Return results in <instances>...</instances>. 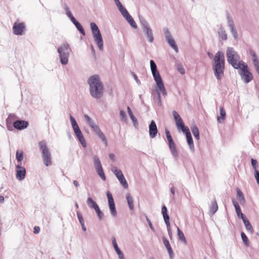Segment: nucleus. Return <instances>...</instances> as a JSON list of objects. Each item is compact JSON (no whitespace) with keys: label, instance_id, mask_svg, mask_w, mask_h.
<instances>
[{"label":"nucleus","instance_id":"nucleus-1","mask_svg":"<svg viewBox=\"0 0 259 259\" xmlns=\"http://www.w3.org/2000/svg\"><path fill=\"white\" fill-rule=\"evenodd\" d=\"M87 82L90 86L91 96L97 100L102 98L104 93V86L99 75L95 74L91 76Z\"/></svg>","mask_w":259,"mask_h":259},{"label":"nucleus","instance_id":"nucleus-2","mask_svg":"<svg viewBox=\"0 0 259 259\" xmlns=\"http://www.w3.org/2000/svg\"><path fill=\"white\" fill-rule=\"evenodd\" d=\"M225 59L222 52L218 51L214 55L212 64L214 76L218 80H221L224 76L225 71Z\"/></svg>","mask_w":259,"mask_h":259},{"label":"nucleus","instance_id":"nucleus-3","mask_svg":"<svg viewBox=\"0 0 259 259\" xmlns=\"http://www.w3.org/2000/svg\"><path fill=\"white\" fill-rule=\"evenodd\" d=\"M150 64L152 74L156 83L157 88L161 92L162 95L165 96L166 95V91L161 76L157 69V65L153 60H150Z\"/></svg>","mask_w":259,"mask_h":259},{"label":"nucleus","instance_id":"nucleus-4","mask_svg":"<svg viewBox=\"0 0 259 259\" xmlns=\"http://www.w3.org/2000/svg\"><path fill=\"white\" fill-rule=\"evenodd\" d=\"M38 144L44 164L46 166L51 165L52 164L51 153L47 146V142L45 140H42L39 141Z\"/></svg>","mask_w":259,"mask_h":259},{"label":"nucleus","instance_id":"nucleus-5","mask_svg":"<svg viewBox=\"0 0 259 259\" xmlns=\"http://www.w3.org/2000/svg\"><path fill=\"white\" fill-rule=\"evenodd\" d=\"M226 56L228 62L231 64L234 69H238L240 68V65H241L242 61L237 63V61L239 60L240 57L233 48H228L226 52Z\"/></svg>","mask_w":259,"mask_h":259},{"label":"nucleus","instance_id":"nucleus-6","mask_svg":"<svg viewBox=\"0 0 259 259\" xmlns=\"http://www.w3.org/2000/svg\"><path fill=\"white\" fill-rule=\"evenodd\" d=\"M71 51V48L68 44L65 43L62 44L57 49V52L59 54L60 63L62 65H66L68 62L69 52Z\"/></svg>","mask_w":259,"mask_h":259},{"label":"nucleus","instance_id":"nucleus-7","mask_svg":"<svg viewBox=\"0 0 259 259\" xmlns=\"http://www.w3.org/2000/svg\"><path fill=\"white\" fill-rule=\"evenodd\" d=\"M90 25L94 40L99 50L102 51L103 49V40L98 26L94 22H91Z\"/></svg>","mask_w":259,"mask_h":259},{"label":"nucleus","instance_id":"nucleus-8","mask_svg":"<svg viewBox=\"0 0 259 259\" xmlns=\"http://www.w3.org/2000/svg\"><path fill=\"white\" fill-rule=\"evenodd\" d=\"M239 74L241 77V79L246 83L250 82L253 76L252 73L249 71L247 65L242 62L241 65H240Z\"/></svg>","mask_w":259,"mask_h":259},{"label":"nucleus","instance_id":"nucleus-9","mask_svg":"<svg viewBox=\"0 0 259 259\" xmlns=\"http://www.w3.org/2000/svg\"><path fill=\"white\" fill-rule=\"evenodd\" d=\"M165 132L168 141V146L169 150L173 157L177 159L178 158L179 154L176 148V144L170 134L169 131L167 129H165Z\"/></svg>","mask_w":259,"mask_h":259},{"label":"nucleus","instance_id":"nucleus-10","mask_svg":"<svg viewBox=\"0 0 259 259\" xmlns=\"http://www.w3.org/2000/svg\"><path fill=\"white\" fill-rule=\"evenodd\" d=\"M111 170L118 179L120 184L123 186V187L125 189H127L128 188V184L121 170L117 167H113L111 168Z\"/></svg>","mask_w":259,"mask_h":259},{"label":"nucleus","instance_id":"nucleus-11","mask_svg":"<svg viewBox=\"0 0 259 259\" xmlns=\"http://www.w3.org/2000/svg\"><path fill=\"white\" fill-rule=\"evenodd\" d=\"M13 32L15 35H22L25 31L26 26L24 22H19L18 20L13 25Z\"/></svg>","mask_w":259,"mask_h":259},{"label":"nucleus","instance_id":"nucleus-12","mask_svg":"<svg viewBox=\"0 0 259 259\" xmlns=\"http://www.w3.org/2000/svg\"><path fill=\"white\" fill-rule=\"evenodd\" d=\"M141 20V23L142 24V28L144 32L145 33L148 41L150 43L152 42L154 40L153 34L152 29L149 26L148 23L146 21H142Z\"/></svg>","mask_w":259,"mask_h":259},{"label":"nucleus","instance_id":"nucleus-13","mask_svg":"<svg viewBox=\"0 0 259 259\" xmlns=\"http://www.w3.org/2000/svg\"><path fill=\"white\" fill-rule=\"evenodd\" d=\"M16 177L20 181H22L25 179L26 176V169L22 166L21 164H17L16 165Z\"/></svg>","mask_w":259,"mask_h":259},{"label":"nucleus","instance_id":"nucleus-14","mask_svg":"<svg viewBox=\"0 0 259 259\" xmlns=\"http://www.w3.org/2000/svg\"><path fill=\"white\" fill-rule=\"evenodd\" d=\"M29 125L28 121L21 119L17 120L13 122V127L17 130H23L26 128Z\"/></svg>","mask_w":259,"mask_h":259},{"label":"nucleus","instance_id":"nucleus-15","mask_svg":"<svg viewBox=\"0 0 259 259\" xmlns=\"http://www.w3.org/2000/svg\"><path fill=\"white\" fill-rule=\"evenodd\" d=\"M149 136L153 139L156 137L158 133V129L154 120H152L149 125Z\"/></svg>","mask_w":259,"mask_h":259},{"label":"nucleus","instance_id":"nucleus-16","mask_svg":"<svg viewBox=\"0 0 259 259\" xmlns=\"http://www.w3.org/2000/svg\"><path fill=\"white\" fill-rule=\"evenodd\" d=\"M161 213L162 214L164 222L166 225L167 230H170V225L169 223V217L167 213V209L166 207L163 205L161 208Z\"/></svg>","mask_w":259,"mask_h":259},{"label":"nucleus","instance_id":"nucleus-17","mask_svg":"<svg viewBox=\"0 0 259 259\" xmlns=\"http://www.w3.org/2000/svg\"><path fill=\"white\" fill-rule=\"evenodd\" d=\"M92 128L93 131L98 135V136L103 141L106 145L107 144V140L106 137L104 134L100 130L99 127L96 124H94L92 126H91Z\"/></svg>","mask_w":259,"mask_h":259},{"label":"nucleus","instance_id":"nucleus-18","mask_svg":"<svg viewBox=\"0 0 259 259\" xmlns=\"http://www.w3.org/2000/svg\"><path fill=\"white\" fill-rule=\"evenodd\" d=\"M160 92H161L158 89L153 91L152 93L154 104L158 106H161L162 104Z\"/></svg>","mask_w":259,"mask_h":259},{"label":"nucleus","instance_id":"nucleus-19","mask_svg":"<svg viewBox=\"0 0 259 259\" xmlns=\"http://www.w3.org/2000/svg\"><path fill=\"white\" fill-rule=\"evenodd\" d=\"M249 53L252 57V60L255 69L259 75V60L258 59L257 56L256 55L255 52L252 50H250Z\"/></svg>","mask_w":259,"mask_h":259},{"label":"nucleus","instance_id":"nucleus-20","mask_svg":"<svg viewBox=\"0 0 259 259\" xmlns=\"http://www.w3.org/2000/svg\"><path fill=\"white\" fill-rule=\"evenodd\" d=\"M74 134L78 139V141H79L80 143L82 145V146L84 148L86 147L87 146V143L85 139L84 138V137L81 133V130L80 128H78L77 130H76L74 131Z\"/></svg>","mask_w":259,"mask_h":259},{"label":"nucleus","instance_id":"nucleus-21","mask_svg":"<svg viewBox=\"0 0 259 259\" xmlns=\"http://www.w3.org/2000/svg\"><path fill=\"white\" fill-rule=\"evenodd\" d=\"M184 133L186 135L187 142L189 145L190 149L191 150V151L194 152L195 148L193 143V140L190 130H188L187 132H184Z\"/></svg>","mask_w":259,"mask_h":259},{"label":"nucleus","instance_id":"nucleus-22","mask_svg":"<svg viewBox=\"0 0 259 259\" xmlns=\"http://www.w3.org/2000/svg\"><path fill=\"white\" fill-rule=\"evenodd\" d=\"M228 24L233 37L236 39L238 37V34L232 17H228Z\"/></svg>","mask_w":259,"mask_h":259},{"label":"nucleus","instance_id":"nucleus-23","mask_svg":"<svg viewBox=\"0 0 259 259\" xmlns=\"http://www.w3.org/2000/svg\"><path fill=\"white\" fill-rule=\"evenodd\" d=\"M111 240L113 246L116 253L118 254L119 259H125L123 253L118 247V246L116 241L115 238L114 237H112Z\"/></svg>","mask_w":259,"mask_h":259},{"label":"nucleus","instance_id":"nucleus-24","mask_svg":"<svg viewBox=\"0 0 259 259\" xmlns=\"http://www.w3.org/2000/svg\"><path fill=\"white\" fill-rule=\"evenodd\" d=\"M69 18L79 32L83 35H84L85 34V32L81 24L75 19V17Z\"/></svg>","mask_w":259,"mask_h":259},{"label":"nucleus","instance_id":"nucleus-25","mask_svg":"<svg viewBox=\"0 0 259 259\" xmlns=\"http://www.w3.org/2000/svg\"><path fill=\"white\" fill-rule=\"evenodd\" d=\"M176 124L178 130L181 131L183 133L187 132L189 130L188 126H185L182 119L177 120Z\"/></svg>","mask_w":259,"mask_h":259},{"label":"nucleus","instance_id":"nucleus-26","mask_svg":"<svg viewBox=\"0 0 259 259\" xmlns=\"http://www.w3.org/2000/svg\"><path fill=\"white\" fill-rule=\"evenodd\" d=\"M220 116H218L217 121L219 123H222L226 118V111L223 107H221L220 109Z\"/></svg>","mask_w":259,"mask_h":259},{"label":"nucleus","instance_id":"nucleus-27","mask_svg":"<svg viewBox=\"0 0 259 259\" xmlns=\"http://www.w3.org/2000/svg\"><path fill=\"white\" fill-rule=\"evenodd\" d=\"M94 166L96 170H98L99 169H102V166L101 163V161L98 157L97 155H94Z\"/></svg>","mask_w":259,"mask_h":259},{"label":"nucleus","instance_id":"nucleus-28","mask_svg":"<svg viewBox=\"0 0 259 259\" xmlns=\"http://www.w3.org/2000/svg\"><path fill=\"white\" fill-rule=\"evenodd\" d=\"M108 205L111 215L113 217H116L117 213L114 201L109 202Z\"/></svg>","mask_w":259,"mask_h":259},{"label":"nucleus","instance_id":"nucleus-29","mask_svg":"<svg viewBox=\"0 0 259 259\" xmlns=\"http://www.w3.org/2000/svg\"><path fill=\"white\" fill-rule=\"evenodd\" d=\"M236 192H237V196L238 199L239 200L240 204L241 205L244 204L245 203V199L244 197L243 193L239 188L236 189Z\"/></svg>","mask_w":259,"mask_h":259},{"label":"nucleus","instance_id":"nucleus-30","mask_svg":"<svg viewBox=\"0 0 259 259\" xmlns=\"http://www.w3.org/2000/svg\"><path fill=\"white\" fill-rule=\"evenodd\" d=\"M218 206L217 203L215 199H214L213 201L211 202L210 206L209 212L211 214L213 215L218 210Z\"/></svg>","mask_w":259,"mask_h":259},{"label":"nucleus","instance_id":"nucleus-31","mask_svg":"<svg viewBox=\"0 0 259 259\" xmlns=\"http://www.w3.org/2000/svg\"><path fill=\"white\" fill-rule=\"evenodd\" d=\"M242 221L243 222V223L244 224V226L245 227V228L247 231L248 232H250V233H252L253 232V228L250 223V222L248 221L247 218L246 217L242 219Z\"/></svg>","mask_w":259,"mask_h":259},{"label":"nucleus","instance_id":"nucleus-32","mask_svg":"<svg viewBox=\"0 0 259 259\" xmlns=\"http://www.w3.org/2000/svg\"><path fill=\"white\" fill-rule=\"evenodd\" d=\"M126 199L130 209L131 210H133L134 209V203H133V198L130 193H127L126 194Z\"/></svg>","mask_w":259,"mask_h":259},{"label":"nucleus","instance_id":"nucleus-33","mask_svg":"<svg viewBox=\"0 0 259 259\" xmlns=\"http://www.w3.org/2000/svg\"><path fill=\"white\" fill-rule=\"evenodd\" d=\"M177 231H178V237L179 238V240L184 243V244H187V240L185 237V235L183 233V232L180 229V228L178 227H177Z\"/></svg>","mask_w":259,"mask_h":259},{"label":"nucleus","instance_id":"nucleus-34","mask_svg":"<svg viewBox=\"0 0 259 259\" xmlns=\"http://www.w3.org/2000/svg\"><path fill=\"white\" fill-rule=\"evenodd\" d=\"M87 203L89 207H90L91 208H94V209H95L96 208H97V207H99L96 202L94 201L92 199V198L90 197H89L88 198Z\"/></svg>","mask_w":259,"mask_h":259},{"label":"nucleus","instance_id":"nucleus-35","mask_svg":"<svg viewBox=\"0 0 259 259\" xmlns=\"http://www.w3.org/2000/svg\"><path fill=\"white\" fill-rule=\"evenodd\" d=\"M166 41L168 43L169 45L175 50L176 52H178V47L172 37L167 39Z\"/></svg>","mask_w":259,"mask_h":259},{"label":"nucleus","instance_id":"nucleus-36","mask_svg":"<svg viewBox=\"0 0 259 259\" xmlns=\"http://www.w3.org/2000/svg\"><path fill=\"white\" fill-rule=\"evenodd\" d=\"M16 158L18 162L17 164H21L22 165V161L23 159V152L22 150H17Z\"/></svg>","mask_w":259,"mask_h":259},{"label":"nucleus","instance_id":"nucleus-37","mask_svg":"<svg viewBox=\"0 0 259 259\" xmlns=\"http://www.w3.org/2000/svg\"><path fill=\"white\" fill-rule=\"evenodd\" d=\"M218 35L219 38L222 40H226L227 39V35L226 31L222 28H220L219 30Z\"/></svg>","mask_w":259,"mask_h":259},{"label":"nucleus","instance_id":"nucleus-38","mask_svg":"<svg viewBox=\"0 0 259 259\" xmlns=\"http://www.w3.org/2000/svg\"><path fill=\"white\" fill-rule=\"evenodd\" d=\"M191 131L195 139H196L197 140H199V131L198 128L197 127L196 124H194V125H193V126L191 127Z\"/></svg>","mask_w":259,"mask_h":259},{"label":"nucleus","instance_id":"nucleus-39","mask_svg":"<svg viewBox=\"0 0 259 259\" xmlns=\"http://www.w3.org/2000/svg\"><path fill=\"white\" fill-rule=\"evenodd\" d=\"M117 8L122 15V16H131L122 4L117 7Z\"/></svg>","mask_w":259,"mask_h":259},{"label":"nucleus","instance_id":"nucleus-40","mask_svg":"<svg viewBox=\"0 0 259 259\" xmlns=\"http://www.w3.org/2000/svg\"><path fill=\"white\" fill-rule=\"evenodd\" d=\"M70 120L73 131L79 128L75 118L71 115H70Z\"/></svg>","mask_w":259,"mask_h":259},{"label":"nucleus","instance_id":"nucleus-41","mask_svg":"<svg viewBox=\"0 0 259 259\" xmlns=\"http://www.w3.org/2000/svg\"><path fill=\"white\" fill-rule=\"evenodd\" d=\"M241 239H242L244 245L246 247L249 246V240H248L247 236L246 235V234L243 232H242L241 233Z\"/></svg>","mask_w":259,"mask_h":259},{"label":"nucleus","instance_id":"nucleus-42","mask_svg":"<svg viewBox=\"0 0 259 259\" xmlns=\"http://www.w3.org/2000/svg\"><path fill=\"white\" fill-rule=\"evenodd\" d=\"M131 26L134 29L137 28V25L133 19V17H124Z\"/></svg>","mask_w":259,"mask_h":259},{"label":"nucleus","instance_id":"nucleus-43","mask_svg":"<svg viewBox=\"0 0 259 259\" xmlns=\"http://www.w3.org/2000/svg\"><path fill=\"white\" fill-rule=\"evenodd\" d=\"M98 175L100 176L102 180L103 181L106 180V176L105 175L103 169H101L96 171Z\"/></svg>","mask_w":259,"mask_h":259},{"label":"nucleus","instance_id":"nucleus-44","mask_svg":"<svg viewBox=\"0 0 259 259\" xmlns=\"http://www.w3.org/2000/svg\"><path fill=\"white\" fill-rule=\"evenodd\" d=\"M95 210L98 215L99 219L100 220H101L104 217V214L102 213V212L101 211V210H100L99 207H97V208H96L95 209Z\"/></svg>","mask_w":259,"mask_h":259},{"label":"nucleus","instance_id":"nucleus-45","mask_svg":"<svg viewBox=\"0 0 259 259\" xmlns=\"http://www.w3.org/2000/svg\"><path fill=\"white\" fill-rule=\"evenodd\" d=\"M163 31L165 34L166 40L172 37L171 33L167 28H164L163 29Z\"/></svg>","mask_w":259,"mask_h":259},{"label":"nucleus","instance_id":"nucleus-46","mask_svg":"<svg viewBox=\"0 0 259 259\" xmlns=\"http://www.w3.org/2000/svg\"><path fill=\"white\" fill-rule=\"evenodd\" d=\"M84 118L87 120L88 123L90 125V126H92L94 124H95V122L94 121L91 119V118L87 114H85L84 115Z\"/></svg>","mask_w":259,"mask_h":259},{"label":"nucleus","instance_id":"nucleus-47","mask_svg":"<svg viewBox=\"0 0 259 259\" xmlns=\"http://www.w3.org/2000/svg\"><path fill=\"white\" fill-rule=\"evenodd\" d=\"M119 114L121 121L124 122L126 121L127 119V117L125 112L123 110H120Z\"/></svg>","mask_w":259,"mask_h":259},{"label":"nucleus","instance_id":"nucleus-48","mask_svg":"<svg viewBox=\"0 0 259 259\" xmlns=\"http://www.w3.org/2000/svg\"><path fill=\"white\" fill-rule=\"evenodd\" d=\"M172 115L174 116L175 122H177V120L182 119L178 113L175 110L172 111Z\"/></svg>","mask_w":259,"mask_h":259},{"label":"nucleus","instance_id":"nucleus-49","mask_svg":"<svg viewBox=\"0 0 259 259\" xmlns=\"http://www.w3.org/2000/svg\"><path fill=\"white\" fill-rule=\"evenodd\" d=\"M237 215L238 217L240 218L242 220L246 217L241 212V208H237L235 210Z\"/></svg>","mask_w":259,"mask_h":259},{"label":"nucleus","instance_id":"nucleus-50","mask_svg":"<svg viewBox=\"0 0 259 259\" xmlns=\"http://www.w3.org/2000/svg\"><path fill=\"white\" fill-rule=\"evenodd\" d=\"M251 165L252 166L253 169L255 171V169H257L256 167H257V162L256 160H255L253 158H251Z\"/></svg>","mask_w":259,"mask_h":259},{"label":"nucleus","instance_id":"nucleus-51","mask_svg":"<svg viewBox=\"0 0 259 259\" xmlns=\"http://www.w3.org/2000/svg\"><path fill=\"white\" fill-rule=\"evenodd\" d=\"M9 120H10L9 119L8 120H6L7 127L9 131H13V127H12L13 123H12V122H11V121Z\"/></svg>","mask_w":259,"mask_h":259},{"label":"nucleus","instance_id":"nucleus-52","mask_svg":"<svg viewBox=\"0 0 259 259\" xmlns=\"http://www.w3.org/2000/svg\"><path fill=\"white\" fill-rule=\"evenodd\" d=\"M16 118H17V116L15 114H10L8 116V117L7 118L6 120H8L9 119V121H11V122H12V123H13V121Z\"/></svg>","mask_w":259,"mask_h":259},{"label":"nucleus","instance_id":"nucleus-53","mask_svg":"<svg viewBox=\"0 0 259 259\" xmlns=\"http://www.w3.org/2000/svg\"><path fill=\"white\" fill-rule=\"evenodd\" d=\"M106 194L108 198V203L114 201L112 194L110 193V191H107Z\"/></svg>","mask_w":259,"mask_h":259},{"label":"nucleus","instance_id":"nucleus-54","mask_svg":"<svg viewBox=\"0 0 259 259\" xmlns=\"http://www.w3.org/2000/svg\"><path fill=\"white\" fill-rule=\"evenodd\" d=\"M168 252V254L169 255V257L170 259H172L174 256V253L173 252L172 249L171 247L166 248Z\"/></svg>","mask_w":259,"mask_h":259},{"label":"nucleus","instance_id":"nucleus-55","mask_svg":"<svg viewBox=\"0 0 259 259\" xmlns=\"http://www.w3.org/2000/svg\"><path fill=\"white\" fill-rule=\"evenodd\" d=\"M77 216L80 224L84 223V220L82 214L79 212H77Z\"/></svg>","mask_w":259,"mask_h":259},{"label":"nucleus","instance_id":"nucleus-56","mask_svg":"<svg viewBox=\"0 0 259 259\" xmlns=\"http://www.w3.org/2000/svg\"><path fill=\"white\" fill-rule=\"evenodd\" d=\"M163 242L166 248L171 247L169 241L165 237H163Z\"/></svg>","mask_w":259,"mask_h":259},{"label":"nucleus","instance_id":"nucleus-57","mask_svg":"<svg viewBox=\"0 0 259 259\" xmlns=\"http://www.w3.org/2000/svg\"><path fill=\"white\" fill-rule=\"evenodd\" d=\"M146 221L148 224V225L149 226V227L150 228V229H151V230L153 232L155 231V230H154V228L152 225V224L151 222V221L149 219V218H148L147 216H146Z\"/></svg>","mask_w":259,"mask_h":259},{"label":"nucleus","instance_id":"nucleus-58","mask_svg":"<svg viewBox=\"0 0 259 259\" xmlns=\"http://www.w3.org/2000/svg\"><path fill=\"white\" fill-rule=\"evenodd\" d=\"M254 177L256 181V183L259 185V171L257 169H255L254 171Z\"/></svg>","mask_w":259,"mask_h":259},{"label":"nucleus","instance_id":"nucleus-59","mask_svg":"<svg viewBox=\"0 0 259 259\" xmlns=\"http://www.w3.org/2000/svg\"><path fill=\"white\" fill-rule=\"evenodd\" d=\"M130 116L133 122L134 125L136 126V125L138 124L137 119L136 118V117L134 115V114L131 115Z\"/></svg>","mask_w":259,"mask_h":259},{"label":"nucleus","instance_id":"nucleus-60","mask_svg":"<svg viewBox=\"0 0 259 259\" xmlns=\"http://www.w3.org/2000/svg\"><path fill=\"white\" fill-rule=\"evenodd\" d=\"M65 10L66 12V14H67V16H73L72 15L71 12L69 10V8L68 7V6L66 5H65Z\"/></svg>","mask_w":259,"mask_h":259},{"label":"nucleus","instance_id":"nucleus-61","mask_svg":"<svg viewBox=\"0 0 259 259\" xmlns=\"http://www.w3.org/2000/svg\"><path fill=\"white\" fill-rule=\"evenodd\" d=\"M232 203L235 207V210L237 209V208H240L238 203L234 199L232 200Z\"/></svg>","mask_w":259,"mask_h":259},{"label":"nucleus","instance_id":"nucleus-62","mask_svg":"<svg viewBox=\"0 0 259 259\" xmlns=\"http://www.w3.org/2000/svg\"><path fill=\"white\" fill-rule=\"evenodd\" d=\"M40 231V228L38 226H35L33 228V232L34 234H38Z\"/></svg>","mask_w":259,"mask_h":259},{"label":"nucleus","instance_id":"nucleus-63","mask_svg":"<svg viewBox=\"0 0 259 259\" xmlns=\"http://www.w3.org/2000/svg\"><path fill=\"white\" fill-rule=\"evenodd\" d=\"M134 78L135 80H136V82L139 85L141 84L140 80L138 79V76L135 74H134Z\"/></svg>","mask_w":259,"mask_h":259},{"label":"nucleus","instance_id":"nucleus-64","mask_svg":"<svg viewBox=\"0 0 259 259\" xmlns=\"http://www.w3.org/2000/svg\"><path fill=\"white\" fill-rule=\"evenodd\" d=\"M109 157L111 160H112L113 161L115 160V155L113 153H110L109 155Z\"/></svg>","mask_w":259,"mask_h":259}]
</instances>
